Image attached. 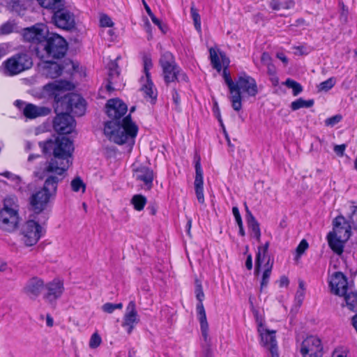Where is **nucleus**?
Instances as JSON below:
<instances>
[{
    "instance_id": "6ab92c4d",
    "label": "nucleus",
    "mask_w": 357,
    "mask_h": 357,
    "mask_svg": "<svg viewBox=\"0 0 357 357\" xmlns=\"http://www.w3.org/2000/svg\"><path fill=\"white\" fill-rule=\"evenodd\" d=\"M139 321V319L136 310L135 303L134 301H131L126 307L122 326L126 329L128 333H130Z\"/></svg>"
},
{
    "instance_id": "423d86ee",
    "label": "nucleus",
    "mask_w": 357,
    "mask_h": 357,
    "mask_svg": "<svg viewBox=\"0 0 357 357\" xmlns=\"http://www.w3.org/2000/svg\"><path fill=\"white\" fill-rule=\"evenodd\" d=\"M160 65L165 83L188 81L187 75L177 66L174 56L169 52H165L162 54L160 59Z\"/></svg>"
},
{
    "instance_id": "3c124183",
    "label": "nucleus",
    "mask_w": 357,
    "mask_h": 357,
    "mask_svg": "<svg viewBox=\"0 0 357 357\" xmlns=\"http://www.w3.org/2000/svg\"><path fill=\"white\" fill-rule=\"evenodd\" d=\"M269 5L270 7L274 10H279L280 9H283V1H281V0H271Z\"/></svg>"
},
{
    "instance_id": "6e6d98bb",
    "label": "nucleus",
    "mask_w": 357,
    "mask_h": 357,
    "mask_svg": "<svg viewBox=\"0 0 357 357\" xmlns=\"http://www.w3.org/2000/svg\"><path fill=\"white\" fill-rule=\"evenodd\" d=\"M305 296V291L302 289H298L296 294V301L298 303V305H301L303 302Z\"/></svg>"
},
{
    "instance_id": "393cba45",
    "label": "nucleus",
    "mask_w": 357,
    "mask_h": 357,
    "mask_svg": "<svg viewBox=\"0 0 357 357\" xmlns=\"http://www.w3.org/2000/svg\"><path fill=\"white\" fill-rule=\"evenodd\" d=\"M195 192H204L203 171L201 166V158L197 154L195 156Z\"/></svg>"
},
{
    "instance_id": "ea45409f",
    "label": "nucleus",
    "mask_w": 357,
    "mask_h": 357,
    "mask_svg": "<svg viewBox=\"0 0 357 357\" xmlns=\"http://www.w3.org/2000/svg\"><path fill=\"white\" fill-rule=\"evenodd\" d=\"M123 307V304L121 303H106L102 306V310L107 313L111 314L115 310L119 309L121 310Z\"/></svg>"
},
{
    "instance_id": "a18cd8bd",
    "label": "nucleus",
    "mask_w": 357,
    "mask_h": 357,
    "mask_svg": "<svg viewBox=\"0 0 357 357\" xmlns=\"http://www.w3.org/2000/svg\"><path fill=\"white\" fill-rule=\"evenodd\" d=\"M0 175L3 176V177L8 178V180H10L11 181L15 182L16 186L19 185L21 182L19 176L15 175L14 174L8 171L1 172V173H0Z\"/></svg>"
},
{
    "instance_id": "69168bd1",
    "label": "nucleus",
    "mask_w": 357,
    "mask_h": 357,
    "mask_svg": "<svg viewBox=\"0 0 357 357\" xmlns=\"http://www.w3.org/2000/svg\"><path fill=\"white\" fill-rule=\"evenodd\" d=\"M172 99L176 105H178L180 104V98L176 91H174L172 93Z\"/></svg>"
},
{
    "instance_id": "7c9ffc66",
    "label": "nucleus",
    "mask_w": 357,
    "mask_h": 357,
    "mask_svg": "<svg viewBox=\"0 0 357 357\" xmlns=\"http://www.w3.org/2000/svg\"><path fill=\"white\" fill-rule=\"evenodd\" d=\"M18 206L17 204V198L13 196H9L5 198L3 202V207L1 210H6L10 212L14 211V213H17Z\"/></svg>"
},
{
    "instance_id": "c756f323",
    "label": "nucleus",
    "mask_w": 357,
    "mask_h": 357,
    "mask_svg": "<svg viewBox=\"0 0 357 357\" xmlns=\"http://www.w3.org/2000/svg\"><path fill=\"white\" fill-rule=\"evenodd\" d=\"M64 88V84L61 82H53L43 86L44 92L51 96H54L56 100L60 95V91Z\"/></svg>"
},
{
    "instance_id": "58836bf2",
    "label": "nucleus",
    "mask_w": 357,
    "mask_h": 357,
    "mask_svg": "<svg viewBox=\"0 0 357 357\" xmlns=\"http://www.w3.org/2000/svg\"><path fill=\"white\" fill-rule=\"evenodd\" d=\"M112 65L114 68H110L109 73V83L107 85V89L109 91L114 90V87L112 86L113 79L115 77H118L119 75V71L117 70V69H116V64L112 63Z\"/></svg>"
},
{
    "instance_id": "c03bdc74",
    "label": "nucleus",
    "mask_w": 357,
    "mask_h": 357,
    "mask_svg": "<svg viewBox=\"0 0 357 357\" xmlns=\"http://www.w3.org/2000/svg\"><path fill=\"white\" fill-rule=\"evenodd\" d=\"M308 248V243L306 240L303 239L300 243L298 244L297 248H296V259H298L307 249Z\"/></svg>"
},
{
    "instance_id": "aec40b11",
    "label": "nucleus",
    "mask_w": 357,
    "mask_h": 357,
    "mask_svg": "<svg viewBox=\"0 0 357 357\" xmlns=\"http://www.w3.org/2000/svg\"><path fill=\"white\" fill-rule=\"evenodd\" d=\"M351 229L353 227H351L349 221L344 216L340 215L333 220V231L330 233L343 239H349Z\"/></svg>"
},
{
    "instance_id": "412c9836",
    "label": "nucleus",
    "mask_w": 357,
    "mask_h": 357,
    "mask_svg": "<svg viewBox=\"0 0 357 357\" xmlns=\"http://www.w3.org/2000/svg\"><path fill=\"white\" fill-rule=\"evenodd\" d=\"M45 288L47 292L45 297L51 303L59 298L64 291L63 282L58 278L47 283Z\"/></svg>"
},
{
    "instance_id": "9d476101",
    "label": "nucleus",
    "mask_w": 357,
    "mask_h": 357,
    "mask_svg": "<svg viewBox=\"0 0 357 357\" xmlns=\"http://www.w3.org/2000/svg\"><path fill=\"white\" fill-rule=\"evenodd\" d=\"M33 62L31 58L26 54H17L3 62L4 74L13 76L30 68Z\"/></svg>"
},
{
    "instance_id": "5fc2aeb1",
    "label": "nucleus",
    "mask_w": 357,
    "mask_h": 357,
    "mask_svg": "<svg viewBox=\"0 0 357 357\" xmlns=\"http://www.w3.org/2000/svg\"><path fill=\"white\" fill-rule=\"evenodd\" d=\"M347 146L345 144L335 145L334 146V151L339 156H343Z\"/></svg>"
},
{
    "instance_id": "a878e982",
    "label": "nucleus",
    "mask_w": 357,
    "mask_h": 357,
    "mask_svg": "<svg viewBox=\"0 0 357 357\" xmlns=\"http://www.w3.org/2000/svg\"><path fill=\"white\" fill-rule=\"evenodd\" d=\"M197 318L200 323V328H201L202 336H203L204 340L206 341L207 337H208V321H207V319H206V311H205L203 303H197Z\"/></svg>"
},
{
    "instance_id": "052dcab7",
    "label": "nucleus",
    "mask_w": 357,
    "mask_h": 357,
    "mask_svg": "<svg viewBox=\"0 0 357 357\" xmlns=\"http://www.w3.org/2000/svg\"><path fill=\"white\" fill-rule=\"evenodd\" d=\"M295 3L293 0H287L283 1V9H291L294 8Z\"/></svg>"
},
{
    "instance_id": "bb28decb",
    "label": "nucleus",
    "mask_w": 357,
    "mask_h": 357,
    "mask_svg": "<svg viewBox=\"0 0 357 357\" xmlns=\"http://www.w3.org/2000/svg\"><path fill=\"white\" fill-rule=\"evenodd\" d=\"M328 243L331 249L337 255L343 252L344 244L348 239H343L329 233L327 236Z\"/></svg>"
},
{
    "instance_id": "a19ab883",
    "label": "nucleus",
    "mask_w": 357,
    "mask_h": 357,
    "mask_svg": "<svg viewBox=\"0 0 357 357\" xmlns=\"http://www.w3.org/2000/svg\"><path fill=\"white\" fill-rule=\"evenodd\" d=\"M335 79L333 77H331V78L328 79L327 80L322 82L321 83L319 84V85L318 86L319 90L327 91L330 90L331 89H332L333 87V86L335 85Z\"/></svg>"
},
{
    "instance_id": "39448f33",
    "label": "nucleus",
    "mask_w": 357,
    "mask_h": 357,
    "mask_svg": "<svg viewBox=\"0 0 357 357\" xmlns=\"http://www.w3.org/2000/svg\"><path fill=\"white\" fill-rule=\"evenodd\" d=\"M37 1L42 7L54 10L52 21L57 27L67 30L74 27L75 16L66 8L64 0H37Z\"/></svg>"
},
{
    "instance_id": "f257e3e1",
    "label": "nucleus",
    "mask_w": 357,
    "mask_h": 357,
    "mask_svg": "<svg viewBox=\"0 0 357 357\" xmlns=\"http://www.w3.org/2000/svg\"><path fill=\"white\" fill-rule=\"evenodd\" d=\"M127 112L128 107L121 100L113 98L107 100L106 112L113 121L105 123L104 133L110 141L118 144L127 143L132 145L138 132V128L130 115L123 118L121 123L118 121Z\"/></svg>"
},
{
    "instance_id": "9b49d317",
    "label": "nucleus",
    "mask_w": 357,
    "mask_h": 357,
    "mask_svg": "<svg viewBox=\"0 0 357 357\" xmlns=\"http://www.w3.org/2000/svg\"><path fill=\"white\" fill-rule=\"evenodd\" d=\"M153 66L152 61L150 58L145 57L144 59V69L143 72L144 75L140 78V91L143 93L144 98L146 100L153 102L157 98V90L155 87L151 79L149 70Z\"/></svg>"
},
{
    "instance_id": "2eb2a0df",
    "label": "nucleus",
    "mask_w": 357,
    "mask_h": 357,
    "mask_svg": "<svg viewBox=\"0 0 357 357\" xmlns=\"http://www.w3.org/2000/svg\"><path fill=\"white\" fill-rule=\"evenodd\" d=\"M321 340L316 336H308L302 342L301 353L303 357H322Z\"/></svg>"
},
{
    "instance_id": "4d7b16f0",
    "label": "nucleus",
    "mask_w": 357,
    "mask_h": 357,
    "mask_svg": "<svg viewBox=\"0 0 357 357\" xmlns=\"http://www.w3.org/2000/svg\"><path fill=\"white\" fill-rule=\"evenodd\" d=\"M261 62L264 64V65H268L270 63H271V56L270 55L266 53V52H264L261 55Z\"/></svg>"
},
{
    "instance_id": "dca6fc26",
    "label": "nucleus",
    "mask_w": 357,
    "mask_h": 357,
    "mask_svg": "<svg viewBox=\"0 0 357 357\" xmlns=\"http://www.w3.org/2000/svg\"><path fill=\"white\" fill-rule=\"evenodd\" d=\"M48 32L49 29L45 24H36L31 27L24 29L23 36L26 41L39 43V45L41 46Z\"/></svg>"
},
{
    "instance_id": "f3484780",
    "label": "nucleus",
    "mask_w": 357,
    "mask_h": 357,
    "mask_svg": "<svg viewBox=\"0 0 357 357\" xmlns=\"http://www.w3.org/2000/svg\"><path fill=\"white\" fill-rule=\"evenodd\" d=\"M132 175L134 178L141 182L146 190H150L153 185L154 173L149 167L134 164L132 167Z\"/></svg>"
},
{
    "instance_id": "f03ea898",
    "label": "nucleus",
    "mask_w": 357,
    "mask_h": 357,
    "mask_svg": "<svg viewBox=\"0 0 357 357\" xmlns=\"http://www.w3.org/2000/svg\"><path fill=\"white\" fill-rule=\"evenodd\" d=\"M73 149V142L65 137H57L54 141H47L44 146V150H52L53 158L41 167L43 173L62 176L71 165L70 159Z\"/></svg>"
},
{
    "instance_id": "f704fd0d",
    "label": "nucleus",
    "mask_w": 357,
    "mask_h": 357,
    "mask_svg": "<svg viewBox=\"0 0 357 357\" xmlns=\"http://www.w3.org/2000/svg\"><path fill=\"white\" fill-rule=\"evenodd\" d=\"M131 202L133 204L135 209L137 211H142L146 205V199L143 195H136L132 197Z\"/></svg>"
},
{
    "instance_id": "37998d69",
    "label": "nucleus",
    "mask_w": 357,
    "mask_h": 357,
    "mask_svg": "<svg viewBox=\"0 0 357 357\" xmlns=\"http://www.w3.org/2000/svg\"><path fill=\"white\" fill-rule=\"evenodd\" d=\"M101 342V337L97 333H94L90 338L89 344L91 349H96L100 346Z\"/></svg>"
},
{
    "instance_id": "680f3d73",
    "label": "nucleus",
    "mask_w": 357,
    "mask_h": 357,
    "mask_svg": "<svg viewBox=\"0 0 357 357\" xmlns=\"http://www.w3.org/2000/svg\"><path fill=\"white\" fill-rule=\"evenodd\" d=\"M289 283V279L286 276L280 278L279 284L280 287H287Z\"/></svg>"
},
{
    "instance_id": "4468645a",
    "label": "nucleus",
    "mask_w": 357,
    "mask_h": 357,
    "mask_svg": "<svg viewBox=\"0 0 357 357\" xmlns=\"http://www.w3.org/2000/svg\"><path fill=\"white\" fill-rule=\"evenodd\" d=\"M257 324V331L261 337V344L267 347L272 355L274 356L277 350V341L275 339V331H271L266 328L263 324L262 319L259 317H256Z\"/></svg>"
},
{
    "instance_id": "ddd939ff",
    "label": "nucleus",
    "mask_w": 357,
    "mask_h": 357,
    "mask_svg": "<svg viewBox=\"0 0 357 357\" xmlns=\"http://www.w3.org/2000/svg\"><path fill=\"white\" fill-rule=\"evenodd\" d=\"M54 120V128L61 135H66L73 132L75 122L72 116L59 107V112Z\"/></svg>"
},
{
    "instance_id": "1a4fd4ad",
    "label": "nucleus",
    "mask_w": 357,
    "mask_h": 357,
    "mask_svg": "<svg viewBox=\"0 0 357 357\" xmlns=\"http://www.w3.org/2000/svg\"><path fill=\"white\" fill-rule=\"evenodd\" d=\"M48 57H63L67 50V43L63 38L56 33H47L40 46Z\"/></svg>"
},
{
    "instance_id": "603ef678",
    "label": "nucleus",
    "mask_w": 357,
    "mask_h": 357,
    "mask_svg": "<svg viewBox=\"0 0 357 357\" xmlns=\"http://www.w3.org/2000/svg\"><path fill=\"white\" fill-rule=\"evenodd\" d=\"M340 119H341L340 116H337V115L334 116L327 119L325 121V123L327 126H333L334 125L340 121Z\"/></svg>"
},
{
    "instance_id": "79ce46f5",
    "label": "nucleus",
    "mask_w": 357,
    "mask_h": 357,
    "mask_svg": "<svg viewBox=\"0 0 357 357\" xmlns=\"http://www.w3.org/2000/svg\"><path fill=\"white\" fill-rule=\"evenodd\" d=\"M222 75H223L225 82L229 88V93H230L231 91L233 89V87L234 86L235 82H234L232 80L229 73L227 70V67H225L223 72H222Z\"/></svg>"
},
{
    "instance_id": "49530a36",
    "label": "nucleus",
    "mask_w": 357,
    "mask_h": 357,
    "mask_svg": "<svg viewBox=\"0 0 357 357\" xmlns=\"http://www.w3.org/2000/svg\"><path fill=\"white\" fill-rule=\"evenodd\" d=\"M351 224L353 229H357V207L354 206L352 213L349 217L348 220Z\"/></svg>"
},
{
    "instance_id": "09e8293b",
    "label": "nucleus",
    "mask_w": 357,
    "mask_h": 357,
    "mask_svg": "<svg viewBox=\"0 0 357 357\" xmlns=\"http://www.w3.org/2000/svg\"><path fill=\"white\" fill-rule=\"evenodd\" d=\"M13 29L14 25L10 22H6L1 26L0 31L2 34H8L13 32Z\"/></svg>"
},
{
    "instance_id": "7ed1b4c3",
    "label": "nucleus",
    "mask_w": 357,
    "mask_h": 357,
    "mask_svg": "<svg viewBox=\"0 0 357 357\" xmlns=\"http://www.w3.org/2000/svg\"><path fill=\"white\" fill-rule=\"evenodd\" d=\"M257 93L258 87L255 79L245 73H241L230 92L229 100L232 108L235 111H240L242 108L243 97H255Z\"/></svg>"
},
{
    "instance_id": "c85d7f7f",
    "label": "nucleus",
    "mask_w": 357,
    "mask_h": 357,
    "mask_svg": "<svg viewBox=\"0 0 357 357\" xmlns=\"http://www.w3.org/2000/svg\"><path fill=\"white\" fill-rule=\"evenodd\" d=\"M63 68L56 62H46L44 66V74L50 78H56L60 76Z\"/></svg>"
},
{
    "instance_id": "cd10ccee",
    "label": "nucleus",
    "mask_w": 357,
    "mask_h": 357,
    "mask_svg": "<svg viewBox=\"0 0 357 357\" xmlns=\"http://www.w3.org/2000/svg\"><path fill=\"white\" fill-rule=\"evenodd\" d=\"M247 211V223L248 229L251 232V235L256 238V239L259 241L261 236V231L259 228V225L255 217L252 215L251 212L248 210V207H246Z\"/></svg>"
},
{
    "instance_id": "a211bd4d",
    "label": "nucleus",
    "mask_w": 357,
    "mask_h": 357,
    "mask_svg": "<svg viewBox=\"0 0 357 357\" xmlns=\"http://www.w3.org/2000/svg\"><path fill=\"white\" fill-rule=\"evenodd\" d=\"M328 284L332 294L343 296L347 292V278L341 272H335L328 278Z\"/></svg>"
},
{
    "instance_id": "b1692460",
    "label": "nucleus",
    "mask_w": 357,
    "mask_h": 357,
    "mask_svg": "<svg viewBox=\"0 0 357 357\" xmlns=\"http://www.w3.org/2000/svg\"><path fill=\"white\" fill-rule=\"evenodd\" d=\"M50 112L51 109L47 107L37 106L31 103L25 104L23 108L24 115L30 119L47 116Z\"/></svg>"
},
{
    "instance_id": "20e7f679",
    "label": "nucleus",
    "mask_w": 357,
    "mask_h": 357,
    "mask_svg": "<svg viewBox=\"0 0 357 357\" xmlns=\"http://www.w3.org/2000/svg\"><path fill=\"white\" fill-rule=\"evenodd\" d=\"M37 174L40 178L45 176H47L43 188L33 194L31 199V206L33 209L38 213L45 208L50 199L56 195L58 183L61 181L63 178L53 174H44L43 169H41V172H38Z\"/></svg>"
},
{
    "instance_id": "e433bc0d",
    "label": "nucleus",
    "mask_w": 357,
    "mask_h": 357,
    "mask_svg": "<svg viewBox=\"0 0 357 357\" xmlns=\"http://www.w3.org/2000/svg\"><path fill=\"white\" fill-rule=\"evenodd\" d=\"M284 84L292 89L294 96L298 95L303 90L301 85L293 79H287Z\"/></svg>"
},
{
    "instance_id": "f8f14e48",
    "label": "nucleus",
    "mask_w": 357,
    "mask_h": 357,
    "mask_svg": "<svg viewBox=\"0 0 357 357\" xmlns=\"http://www.w3.org/2000/svg\"><path fill=\"white\" fill-rule=\"evenodd\" d=\"M22 240L26 246L35 245L44 234L43 227L34 220L26 222L21 228Z\"/></svg>"
},
{
    "instance_id": "6e6552de",
    "label": "nucleus",
    "mask_w": 357,
    "mask_h": 357,
    "mask_svg": "<svg viewBox=\"0 0 357 357\" xmlns=\"http://www.w3.org/2000/svg\"><path fill=\"white\" fill-rule=\"evenodd\" d=\"M59 107L68 114L76 116H82L85 113V100L78 94L71 93L65 95L61 100H56V112H59Z\"/></svg>"
},
{
    "instance_id": "72a5a7b5",
    "label": "nucleus",
    "mask_w": 357,
    "mask_h": 357,
    "mask_svg": "<svg viewBox=\"0 0 357 357\" xmlns=\"http://www.w3.org/2000/svg\"><path fill=\"white\" fill-rule=\"evenodd\" d=\"M314 105V101L312 100H305L302 98H299L291 104V108L292 110H297L301 108H308L312 107Z\"/></svg>"
},
{
    "instance_id": "e2e57ef3",
    "label": "nucleus",
    "mask_w": 357,
    "mask_h": 357,
    "mask_svg": "<svg viewBox=\"0 0 357 357\" xmlns=\"http://www.w3.org/2000/svg\"><path fill=\"white\" fill-rule=\"evenodd\" d=\"M245 266L248 270H251L252 268V258L251 255H249L247 257Z\"/></svg>"
},
{
    "instance_id": "4c0bfd02",
    "label": "nucleus",
    "mask_w": 357,
    "mask_h": 357,
    "mask_svg": "<svg viewBox=\"0 0 357 357\" xmlns=\"http://www.w3.org/2000/svg\"><path fill=\"white\" fill-rule=\"evenodd\" d=\"M191 16L194 22L195 27L199 32L201 31V18L195 6L192 5L190 8Z\"/></svg>"
},
{
    "instance_id": "0e129e2a",
    "label": "nucleus",
    "mask_w": 357,
    "mask_h": 357,
    "mask_svg": "<svg viewBox=\"0 0 357 357\" xmlns=\"http://www.w3.org/2000/svg\"><path fill=\"white\" fill-rule=\"evenodd\" d=\"M220 62L222 63L223 66L227 68L229 63V59L225 54H220Z\"/></svg>"
},
{
    "instance_id": "473e14b6",
    "label": "nucleus",
    "mask_w": 357,
    "mask_h": 357,
    "mask_svg": "<svg viewBox=\"0 0 357 357\" xmlns=\"http://www.w3.org/2000/svg\"><path fill=\"white\" fill-rule=\"evenodd\" d=\"M210 59L213 67L218 71L220 72L222 70V64L220 62L221 58L219 56L217 51L213 48H210Z\"/></svg>"
},
{
    "instance_id": "bf43d9fd",
    "label": "nucleus",
    "mask_w": 357,
    "mask_h": 357,
    "mask_svg": "<svg viewBox=\"0 0 357 357\" xmlns=\"http://www.w3.org/2000/svg\"><path fill=\"white\" fill-rule=\"evenodd\" d=\"M332 357H347L346 351L337 349L334 351Z\"/></svg>"
},
{
    "instance_id": "de8ad7c7",
    "label": "nucleus",
    "mask_w": 357,
    "mask_h": 357,
    "mask_svg": "<svg viewBox=\"0 0 357 357\" xmlns=\"http://www.w3.org/2000/svg\"><path fill=\"white\" fill-rule=\"evenodd\" d=\"M100 24L102 27H112L114 23L109 17L102 15L100 18Z\"/></svg>"
},
{
    "instance_id": "4be33fe9",
    "label": "nucleus",
    "mask_w": 357,
    "mask_h": 357,
    "mask_svg": "<svg viewBox=\"0 0 357 357\" xmlns=\"http://www.w3.org/2000/svg\"><path fill=\"white\" fill-rule=\"evenodd\" d=\"M13 211L0 210V228L3 230L11 231L15 229L18 223V213H14Z\"/></svg>"
},
{
    "instance_id": "5701e85b",
    "label": "nucleus",
    "mask_w": 357,
    "mask_h": 357,
    "mask_svg": "<svg viewBox=\"0 0 357 357\" xmlns=\"http://www.w3.org/2000/svg\"><path fill=\"white\" fill-rule=\"evenodd\" d=\"M44 287V282L38 278H32L29 279L24 287L22 291L31 298H37Z\"/></svg>"
},
{
    "instance_id": "13d9d810",
    "label": "nucleus",
    "mask_w": 357,
    "mask_h": 357,
    "mask_svg": "<svg viewBox=\"0 0 357 357\" xmlns=\"http://www.w3.org/2000/svg\"><path fill=\"white\" fill-rule=\"evenodd\" d=\"M152 22L155 24L157 25L159 29L162 31V32H165V30L162 26V24L160 22V21L153 15V13H152V15H149Z\"/></svg>"
},
{
    "instance_id": "864d4df0",
    "label": "nucleus",
    "mask_w": 357,
    "mask_h": 357,
    "mask_svg": "<svg viewBox=\"0 0 357 357\" xmlns=\"http://www.w3.org/2000/svg\"><path fill=\"white\" fill-rule=\"evenodd\" d=\"M232 213L235 218L236 222L237 225H241L242 221L241 216L238 210V208L237 206H233L232 208Z\"/></svg>"
},
{
    "instance_id": "0eeeda50",
    "label": "nucleus",
    "mask_w": 357,
    "mask_h": 357,
    "mask_svg": "<svg viewBox=\"0 0 357 357\" xmlns=\"http://www.w3.org/2000/svg\"><path fill=\"white\" fill-rule=\"evenodd\" d=\"M268 243H265L263 246H260L258 248V252L256 256L255 261V274L259 275L260 268L264 264V272L262 274L261 284H260V291H261L264 288H266L268 284L269 279L271 274V271L273 268V261H271V257L268 255Z\"/></svg>"
},
{
    "instance_id": "c9c22d12",
    "label": "nucleus",
    "mask_w": 357,
    "mask_h": 357,
    "mask_svg": "<svg viewBox=\"0 0 357 357\" xmlns=\"http://www.w3.org/2000/svg\"><path fill=\"white\" fill-rule=\"evenodd\" d=\"M70 186L74 192H79L82 190V192L85 191L86 185L83 181L79 177H76L72 180L70 183Z\"/></svg>"
},
{
    "instance_id": "774afa93",
    "label": "nucleus",
    "mask_w": 357,
    "mask_h": 357,
    "mask_svg": "<svg viewBox=\"0 0 357 357\" xmlns=\"http://www.w3.org/2000/svg\"><path fill=\"white\" fill-rule=\"evenodd\" d=\"M266 66H267V68H268V73L270 75H275V66L272 63L266 65Z\"/></svg>"
},
{
    "instance_id": "8fccbe9b",
    "label": "nucleus",
    "mask_w": 357,
    "mask_h": 357,
    "mask_svg": "<svg viewBox=\"0 0 357 357\" xmlns=\"http://www.w3.org/2000/svg\"><path fill=\"white\" fill-rule=\"evenodd\" d=\"M195 294L197 299L199 301L198 303H203L202 301L204 298V294L203 292L201 284H197L196 286Z\"/></svg>"
},
{
    "instance_id": "338daca9",
    "label": "nucleus",
    "mask_w": 357,
    "mask_h": 357,
    "mask_svg": "<svg viewBox=\"0 0 357 357\" xmlns=\"http://www.w3.org/2000/svg\"><path fill=\"white\" fill-rule=\"evenodd\" d=\"M7 53V46L5 44L0 45V59L4 56Z\"/></svg>"
},
{
    "instance_id": "2f4dec72",
    "label": "nucleus",
    "mask_w": 357,
    "mask_h": 357,
    "mask_svg": "<svg viewBox=\"0 0 357 357\" xmlns=\"http://www.w3.org/2000/svg\"><path fill=\"white\" fill-rule=\"evenodd\" d=\"M343 296H344L348 308L351 311H357V294L354 292L346 293Z\"/></svg>"
}]
</instances>
